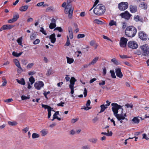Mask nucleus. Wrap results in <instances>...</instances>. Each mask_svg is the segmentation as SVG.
Segmentation results:
<instances>
[{"label":"nucleus","instance_id":"1","mask_svg":"<svg viewBox=\"0 0 149 149\" xmlns=\"http://www.w3.org/2000/svg\"><path fill=\"white\" fill-rule=\"evenodd\" d=\"M105 8L102 4H99L97 5L93 10L95 14L97 15H101L103 14L105 11Z\"/></svg>","mask_w":149,"mask_h":149},{"label":"nucleus","instance_id":"2","mask_svg":"<svg viewBox=\"0 0 149 149\" xmlns=\"http://www.w3.org/2000/svg\"><path fill=\"white\" fill-rule=\"evenodd\" d=\"M136 29L133 26H130L127 27L125 30L126 35L129 37H134L136 33Z\"/></svg>","mask_w":149,"mask_h":149},{"label":"nucleus","instance_id":"3","mask_svg":"<svg viewBox=\"0 0 149 149\" xmlns=\"http://www.w3.org/2000/svg\"><path fill=\"white\" fill-rule=\"evenodd\" d=\"M111 105L113 106L112 108V110L113 112L114 115L117 118L120 114L118 113V110L120 109H121L122 110V109H123L122 106L116 103H112Z\"/></svg>","mask_w":149,"mask_h":149},{"label":"nucleus","instance_id":"4","mask_svg":"<svg viewBox=\"0 0 149 149\" xmlns=\"http://www.w3.org/2000/svg\"><path fill=\"white\" fill-rule=\"evenodd\" d=\"M140 48L142 52V55L147 56L149 54V48L147 44L140 46Z\"/></svg>","mask_w":149,"mask_h":149},{"label":"nucleus","instance_id":"5","mask_svg":"<svg viewBox=\"0 0 149 149\" xmlns=\"http://www.w3.org/2000/svg\"><path fill=\"white\" fill-rule=\"evenodd\" d=\"M128 6V4L127 2H122L118 5V8L120 10H124L127 9Z\"/></svg>","mask_w":149,"mask_h":149},{"label":"nucleus","instance_id":"6","mask_svg":"<svg viewBox=\"0 0 149 149\" xmlns=\"http://www.w3.org/2000/svg\"><path fill=\"white\" fill-rule=\"evenodd\" d=\"M128 47L132 49H136L138 46L137 43L135 41H129L127 43Z\"/></svg>","mask_w":149,"mask_h":149},{"label":"nucleus","instance_id":"7","mask_svg":"<svg viewBox=\"0 0 149 149\" xmlns=\"http://www.w3.org/2000/svg\"><path fill=\"white\" fill-rule=\"evenodd\" d=\"M128 39L124 37H121L120 42V45L121 47H126Z\"/></svg>","mask_w":149,"mask_h":149},{"label":"nucleus","instance_id":"8","mask_svg":"<svg viewBox=\"0 0 149 149\" xmlns=\"http://www.w3.org/2000/svg\"><path fill=\"white\" fill-rule=\"evenodd\" d=\"M44 85L43 82L41 81H38L36 82L34 84V86L36 89L39 90L41 88L43 87Z\"/></svg>","mask_w":149,"mask_h":149},{"label":"nucleus","instance_id":"9","mask_svg":"<svg viewBox=\"0 0 149 149\" xmlns=\"http://www.w3.org/2000/svg\"><path fill=\"white\" fill-rule=\"evenodd\" d=\"M139 36L140 39L143 40H146L148 38L147 35L143 31L139 32Z\"/></svg>","mask_w":149,"mask_h":149},{"label":"nucleus","instance_id":"10","mask_svg":"<svg viewBox=\"0 0 149 149\" xmlns=\"http://www.w3.org/2000/svg\"><path fill=\"white\" fill-rule=\"evenodd\" d=\"M14 26V25L6 24L3 25L0 29V31L4 30L10 29Z\"/></svg>","mask_w":149,"mask_h":149},{"label":"nucleus","instance_id":"11","mask_svg":"<svg viewBox=\"0 0 149 149\" xmlns=\"http://www.w3.org/2000/svg\"><path fill=\"white\" fill-rule=\"evenodd\" d=\"M120 15L123 18L125 19H128L131 16V15L127 11H125L124 13L120 14Z\"/></svg>","mask_w":149,"mask_h":149},{"label":"nucleus","instance_id":"12","mask_svg":"<svg viewBox=\"0 0 149 149\" xmlns=\"http://www.w3.org/2000/svg\"><path fill=\"white\" fill-rule=\"evenodd\" d=\"M115 72L116 76L120 78H121L123 76V74L121 71V69L120 68H116Z\"/></svg>","mask_w":149,"mask_h":149},{"label":"nucleus","instance_id":"13","mask_svg":"<svg viewBox=\"0 0 149 149\" xmlns=\"http://www.w3.org/2000/svg\"><path fill=\"white\" fill-rule=\"evenodd\" d=\"M127 116V115L126 113H125L124 114H123V109H122V111H121V113L120 114L119 116L117 118V119L118 120H120V119H122L124 120L125 118V117Z\"/></svg>","mask_w":149,"mask_h":149},{"label":"nucleus","instance_id":"14","mask_svg":"<svg viewBox=\"0 0 149 149\" xmlns=\"http://www.w3.org/2000/svg\"><path fill=\"white\" fill-rule=\"evenodd\" d=\"M56 21L55 19H52L51 23L49 26V28L50 29H52L56 27Z\"/></svg>","mask_w":149,"mask_h":149},{"label":"nucleus","instance_id":"15","mask_svg":"<svg viewBox=\"0 0 149 149\" xmlns=\"http://www.w3.org/2000/svg\"><path fill=\"white\" fill-rule=\"evenodd\" d=\"M56 35L55 33H53L51 34L49 36V39L50 40L52 43H54L56 41Z\"/></svg>","mask_w":149,"mask_h":149},{"label":"nucleus","instance_id":"16","mask_svg":"<svg viewBox=\"0 0 149 149\" xmlns=\"http://www.w3.org/2000/svg\"><path fill=\"white\" fill-rule=\"evenodd\" d=\"M37 34L36 32H34L32 33L30 36V38L31 40H34L36 38Z\"/></svg>","mask_w":149,"mask_h":149},{"label":"nucleus","instance_id":"17","mask_svg":"<svg viewBox=\"0 0 149 149\" xmlns=\"http://www.w3.org/2000/svg\"><path fill=\"white\" fill-rule=\"evenodd\" d=\"M17 81L19 84L22 85H24L25 84V80L23 78H22L20 80L17 79H16Z\"/></svg>","mask_w":149,"mask_h":149},{"label":"nucleus","instance_id":"18","mask_svg":"<svg viewBox=\"0 0 149 149\" xmlns=\"http://www.w3.org/2000/svg\"><path fill=\"white\" fill-rule=\"evenodd\" d=\"M99 59V57H96L94 58L92 61L89 63V65H93L95 64L97 61Z\"/></svg>","mask_w":149,"mask_h":149},{"label":"nucleus","instance_id":"19","mask_svg":"<svg viewBox=\"0 0 149 149\" xmlns=\"http://www.w3.org/2000/svg\"><path fill=\"white\" fill-rule=\"evenodd\" d=\"M130 9L131 12L132 13H135L137 10L136 7L132 5L130 6Z\"/></svg>","mask_w":149,"mask_h":149},{"label":"nucleus","instance_id":"20","mask_svg":"<svg viewBox=\"0 0 149 149\" xmlns=\"http://www.w3.org/2000/svg\"><path fill=\"white\" fill-rule=\"evenodd\" d=\"M22 53L23 52H22L18 53L14 51L12 53V55L14 56L18 57L20 56Z\"/></svg>","mask_w":149,"mask_h":149},{"label":"nucleus","instance_id":"21","mask_svg":"<svg viewBox=\"0 0 149 149\" xmlns=\"http://www.w3.org/2000/svg\"><path fill=\"white\" fill-rule=\"evenodd\" d=\"M67 62L68 63L71 64L74 62V59L72 58H70L68 57H66Z\"/></svg>","mask_w":149,"mask_h":149},{"label":"nucleus","instance_id":"22","mask_svg":"<svg viewBox=\"0 0 149 149\" xmlns=\"http://www.w3.org/2000/svg\"><path fill=\"white\" fill-rule=\"evenodd\" d=\"M28 8V6H24L20 7L19 8V10L21 11H25L27 10Z\"/></svg>","mask_w":149,"mask_h":149},{"label":"nucleus","instance_id":"23","mask_svg":"<svg viewBox=\"0 0 149 149\" xmlns=\"http://www.w3.org/2000/svg\"><path fill=\"white\" fill-rule=\"evenodd\" d=\"M132 121L134 123H138L140 121L136 117H134L132 120Z\"/></svg>","mask_w":149,"mask_h":149},{"label":"nucleus","instance_id":"24","mask_svg":"<svg viewBox=\"0 0 149 149\" xmlns=\"http://www.w3.org/2000/svg\"><path fill=\"white\" fill-rule=\"evenodd\" d=\"M40 132L41 133V135L42 136H45L48 132V131L45 129L42 130Z\"/></svg>","mask_w":149,"mask_h":149},{"label":"nucleus","instance_id":"25","mask_svg":"<svg viewBox=\"0 0 149 149\" xmlns=\"http://www.w3.org/2000/svg\"><path fill=\"white\" fill-rule=\"evenodd\" d=\"M93 22L98 24H104L103 22L99 20L98 19H95L93 21Z\"/></svg>","mask_w":149,"mask_h":149},{"label":"nucleus","instance_id":"26","mask_svg":"<svg viewBox=\"0 0 149 149\" xmlns=\"http://www.w3.org/2000/svg\"><path fill=\"white\" fill-rule=\"evenodd\" d=\"M109 25L110 26H113V25L116 26L117 24L116 22L114 21L113 20H111L109 23Z\"/></svg>","mask_w":149,"mask_h":149},{"label":"nucleus","instance_id":"27","mask_svg":"<svg viewBox=\"0 0 149 149\" xmlns=\"http://www.w3.org/2000/svg\"><path fill=\"white\" fill-rule=\"evenodd\" d=\"M52 110L55 112V111L52 109L48 108L47 109L48 111V118H49L51 116V111Z\"/></svg>","mask_w":149,"mask_h":149},{"label":"nucleus","instance_id":"28","mask_svg":"<svg viewBox=\"0 0 149 149\" xmlns=\"http://www.w3.org/2000/svg\"><path fill=\"white\" fill-rule=\"evenodd\" d=\"M140 6L142 9H146L147 5L144 2L142 3L140 5Z\"/></svg>","mask_w":149,"mask_h":149},{"label":"nucleus","instance_id":"29","mask_svg":"<svg viewBox=\"0 0 149 149\" xmlns=\"http://www.w3.org/2000/svg\"><path fill=\"white\" fill-rule=\"evenodd\" d=\"M108 133L104 132V135H105L107 136H112L113 133L111 131L109 132V130H107Z\"/></svg>","mask_w":149,"mask_h":149},{"label":"nucleus","instance_id":"30","mask_svg":"<svg viewBox=\"0 0 149 149\" xmlns=\"http://www.w3.org/2000/svg\"><path fill=\"white\" fill-rule=\"evenodd\" d=\"M67 41L65 45V46H69L70 45V40L68 36H67Z\"/></svg>","mask_w":149,"mask_h":149},{"label":"nucleus","instance_id":"31","mask_svg":"<svg viewBox=\"0 0 149 149\" xmlns=\"http://www.w3.org/2000/svg\"><path fill=\"white\" fill-rule=\"evenodd\" d=\"M110 72L111 74V76L112 78H116V77L114 71L113 70H110Z\"/></svg>","mask_w":149,"mask_h":149},{"label":"nucleus","instance_id":"32","mask_svg":"<svg viewBox=\"0 0 149 149\" xmlns=\"http://www.w3.org/2000/svg\"><path fill=\"white\" fill-rule=\"evenodd\" d=\"M100 107L101 108V110L99 112L100 113L103 112L105 109L107 108V107H106L104 104L101 105L100 106Z\"/></svg>","mask_w":149,"mask_h":149},{"label":"nucleus","instance_id":"33","mask_svg":"<svg viewBox=\"0 0 149 149\" xmlns=\"http://www.w3.org/2000/svg\"><path fill=\"white\" fill-rule=\"evenodd\" d=\"M29 79V81L31 82V85L33 84L35 82L34 78L33 76H31L30 77Z\"/></svg>","mask_w":149,"mask_h":149},{"label":"nucleus","instance_id":"34","mask_svg":"<svg viewBox=\"0 0 149 149\" xmlns=\"http://www.w3.org/2000/svg\"><path fill=\"white\" fill-rule=\"evenodd\" d=\"M76 81V80L75 78L74 77H72L70 80V84H74L75 82Z\"/></svg>","mask_w":149,"mask_h":149},{"label":"nucleus","instance_id":"35","mask_svg":"<svg viewBox=\"0 0 149 149\" xmlns=\"http://www.w3.org/2000/svg\"><path fill=\"white\" fill-rule=\"evenodd\" d=\"M14 62L15 65L17 67H20L21 66L19 61L17 59H15L14 61Z\"/></svg>","mask_w":149,"mask_h":149},{"label":"nucleus","instance_id":"36","mask_svg":"<svg viewBox=\"0 0 149 149\" xmlns=\"http://www.w3.org/2000/svg\"><path fill=\"white\" fill-rule=\"evenodd\" d=\"M8 123L9 125L11 126L16 125L17 124V123L15 121H8Z\"/></svg>","mask_w":149,"mask_h":149},{"label":"nucleus","instance_id":"37","mask_svg":"<svg viewBox=\"0 0 149 149\" xmlns=\"http://www.w3.org/2000/svg\"><path fill=\"white\" fill-rule=\"evenodd\" d=\"M111 61L116 65H118L119 63L118 61L115 58H112L111 59Z\"/></svg>","mask_w":149,"mask_h":149},{"label":"nucleus","instance_id":"38","mask_svg":"<svg viewBox=\"0 0 149 149\" xmlns=\"http://www.w3.org/2000/svg\"><path fill=\"white\" fill-rule=\"evenodd\" d=\"M54 11V8L52 7H49L46 9V11L47 12Z\"/></svg>","mask_w":149,"mask_h":149},{"label":"nucleus","instance_id":"39","mask_svg":"<svg viewBox=\"0 0 149 149\" xmlns=\"http://www.w3.org/2000/svg\"><path fill=\"white\" fill-rule=\"evenodd\" d=\"M39 135L36 133H33L32 134V138L33 139H36L39 137Z\"/></svg>","mask_w":149,"mask_h":149},{"label":"nucleus","instance_id":"40","mask_svg":"<svg viewBox=\"0 0 149 149\" xmlns=\"http://www.w3.org/2000/svg\"><path fill=\"white\" fill-rule=\"evenodd\" d=\"M53 74V72L52 70L51 69H49L48 70L47 72L46 73V75L48 76Z\"/></svg>","mask_w":149,"mask_h":149},{"label":"nucleus","instance_id":"41","mask_svg":"<svg viewBox=\"0 0 149 149\" xmlns=\"http://www.w3.org/2000/svg\"><path fill=\"white\" fill-rule=\"evenodd\" d=\"M88 141L93 143H95L97 141V139H90L88 140Z\"/></svg>","mask_w":149,"mask_h":149},{"label":"nucleus","instance_id":"42","mask_svg":"<svg viewBox=\"0 0 149 149\" xmlns=\"http://www.w3.org/2000/svg\"><path fill=\"white\" fill-rule=\"evenodd\" d=\"M22 37H21L18 38L17 40V42L18 43L19 45H22Z\"/></svg>","mask_w":149,"mask_h":149},{"label":"nucleus","instance_id":"43","mask_svg":"<svg viewBox=\"0 0 149 149\" xmlns=\"http://www.w3.org/2000/svg\"><path fill=\"white\" fill-rule=\"evenodd\" d=\"M42 108H44L45 109H48V108H50L53 109V108H52L50 106L47 105L42 104Z\"/></svg>","mask_w":149,"mask_h":149},{"label":"nucleus","instance_id":"44","mask_svg":"<svg viewBox=\"0 0 149 149\" xmlns=\"http://www.w3.org/2000/svg\"><path fill=\"white\" fill-rule=\"evenodd\" d=\"M119 56H120V58L122 59L127 58H130V57L128 56L127 55H119Z\"/></svg>","mask_w":149,"mask_h":149},{"label":"nucleus","instance_id":"45","mask_svg":"<svg viewBox=\"0 0 149 149\" xmlns=\"http://www.w3.org/2000/svg\"><path fill=\"white\" fill-rule=\"evenodd\" d=\"M85 37V35L84 34H78L77 36V38L78 39L80 38H84Z\"/></svg>","mask_w":149,"mask_h":149},{"label":"nucleus","instance_id":"46","mask_svg":"<svg viewBox=\"0 0 149 149\" xmlns=\"http://www.w3.org/2000/svg\"><path fill=\"white\" fill-rule=\"evenodd\" d=\"M40 40L38 39H36L33 42V43L34 45H37L39 43Z\"/></svg>","mask_w":149,"mask_h":149},{"label":"nucleus","instance_id":"47","mask_svg":"<svg viewBox=\"0 0 149 149\" xmlns=\"http://www.w3.org/2000/svg\"><path fill=\"white\" fill-rule=\"evenodd\" d=\"M40 31L43 34L45 35H47V33L46 31L44 30V28L43 27L41 28V29L40 30Z\"/></svg>","mask_w":149,"mask_h":149},{"label":"nucleus","instance_id":"48","mask_svg":"<svg viewBox=\"0 0 149 149\" xmlns=\"http://www.w3.org/2000/svg\"><path fill=\"white\" fill-rule=\"evenodd\" d=\"M81 149H90V147L89 146L86 145L83 146L81 148Z\"/></svg>","mask_w":149,"mask_h":149},{"label":"nucleus","instance_id":"49","mask_svg":"<svg viewBox=\"0 0 149 149\" xmlns=\"http://www.w3.org/2000/svg\"><path fill=\"white\" fill-rule=\"evenodd\" d=\"M3 83L1 85V86H6V85L7 84V81L5 79H3Z\"/></svg>","mask_w":149,"mask_h":149},{"label":"nucleus","instance_id":"50","mask_svg":"<svg viewBox=\"0 0 149 149\" xmlns=\"http://www.w3.org/2000/svg\"><path fill=\"white\" fill-rule=\"evenodd\" d=\"M58 30L60 32H62L63 31V30L61 28V27H58L56 28L55 29H54V30Z\"/></svg>","mask_w":149,"mask_h":149},{"label":"nucleus","instance_id":"51","mask_svg":"<svg viewBox=\"0 0 149 149\" xmlns=\"http://www.w3.org/2000/svg\"><path fill=\"white\" fill-rule=\"evenodd\" d=\"M50 93V91H48L47 92H46V91H44L43 93V94L45 96V97L47 99H48V98L47 97V95L49 94Z\"/></svg>","mask_w":149,"mask_h":149},{"label":"nucleus","instance_id":"52","mask_svg":"<svg viewBox=\"0 0 149 149\" xmlns=\"http://www.w3.org/2000/svg\"><path fill=\"white\" fill-rule=\"evenodd\" d=\"M17 19H9L8 21V23H12L16 22Z\"/></svg>","mask_w":149,"mask_h":149},{"label":"nucleus","instance_id":"53","mask_svg":"<svg viewBox=\"0 0 149 149\" xmlns=\"http://www.w3.org/2000/svg\"><path fill=\"white\" fill-rule=\"evenodd\" d=\"M19 17V16L18 13H16L13 16V19H18Z\"/></svg>","mask_w":149,"mask_h":149},{"label":"nucleus","instance_id":"54","mask_svg":"<svg viewBox=\"0 0 149 149\" xmlns=\"http://www.w3.org/2000/svg\"><path fill=\"white\" fill-rule=\"evenodd\" d=\"M18 68H19V69H18L17 70L18 73H21L23 71V69L21 67V66L20 67H18Z\"/></svg>","mask_w":149,"mask_h":149},{"label":"nucleus","instance_id":"55","mask_svg":"<svg viewBox=\"0 0 149 149\" xmlns=\"http://www.w3.org/2000/svg\"><path fill=\"white\" fill-rule=\"evenodd\" d=\"M13 100L12 98H9L5 100L4 102H6L9 103L12 101Z\"/></svg>","mask_w":149,"mask_h":149},{"label":"nucleus","instance_id":"56","mask_svg":"<svg viewBox=\"0 0 149 149\" xmlns=\"http://www.w3.org/2000/svg\"><path fill=\"white\" fill-rule=\"evenodd\" d=\"M136 22H140L143 23L144 21H145V20L143 19H134Z\"/></svg>","mask_w":149,"mask_h":149},{"label":"nucleus","instance_id":"57","mask_svg":"<svg viewBox=\"0 0 149 149\" xmlns=\"http://www.w3.org/2000/svg\"><path fill=\"white\" fill-rule=\"evenodd\" d=\"M33 64H34L33 63H30L27 66V68H31L33 65Z\"/></svg>","mask_w":149,"mask_h":149},{"label":"nucleus","instance_id":"58","mask_svg":"<svg viewBox=\"0 0 149 149\" xmlns=\"http://www.w3.org/2000/svg\"><path fill=\"white\" fill-rule=\"evenodd\" d=\"M69 33H73L72 31V28L71 26H69L68 28Z\"/></svg>","mask_w":149,"mask_h":149},{"label":"nucleus","instance_id":"59","mask_svg":"<svg viewBox=\"0 0 149 149\" xmlns=\"http://www.w3.org/2000/svg\"><path fill=\"white\" fill-rule=\"evenodd\" d=\"M29 127H26L24 128L22 130V131L24 132L25 133H26L29 130Z\"/></svg>","mask_w":149,"mask_h":149},{"label":"nucleus","instance_id":"60","mask_svg":"<svg viewBox=\"0 0 149 149\" xmlns=\"http://www.w3.org/2000/svg\"><path fill=\"white\" fill-rule=\"evenodd\" d=\"M65 104V102H61L60 103H59L57 104V106H61L63 107L64 106L63 104Z\"/></svg>","mask_w":149,"mask_h":149},{"label":"nucleus","instance_id":"61","mask_svg":"<svg viewBox=\"0 0 149 149\" xmlns=\"http://www.w3.org/2000/svg\"><path fill=\"white\" fill-rule=\"evenodd\" d=\"M86 15V13L84 12H81L80 14V15L81 17H84Z\"/></svg>","mask_w":149,"mask_h":149},{"label":"nucleus","instance_id":"62","mask_svg":"<svg viewBox=\"0 0 149 149\" xmlns=\"http://www.w3.org/2000/svg\"><path fill=\"white\" fill-rule=\"evenodd\" d=\"M143 139H145L147 140L149 139V138L147 137L146 134H143Z\"/></svg>","mask_w":149,"mask_h":149},{"label":"nucleus","instance_id":"63","mask_svg":"<svg viewBox=\"0 0 149 149\" xmlns=\"http://www.w3.org/2000/svg\"><path fill=\"white\" fill-rule=\"evenodd\" d=\"M91 104V101L90 100H88L87 102L86 103V107H88V106H89Z\"/></svg>","mask_w":149,"mask_h":149},{"label":"nucleus","instance_id":"64","mask_svg":"<svg viewBox=\"0 0 149 149\" xmlns=\"http://www.w3.org/2000/svg\"><path fill=\"white\" fill-rule=\"evenodd\" d=\"M78 120V119L77 118L75 119H72L71 121V123H74L77 122Z\"/></svg>","mask_w":149,"mask_h":149}]
</instances>
